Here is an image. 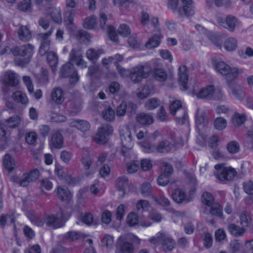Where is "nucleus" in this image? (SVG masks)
Returning a JSON list of instances; mask_svg holds the SVG:
<instances>
[{"instance_id":"37998d69","label":"nucleus","mask_w":253,"mask_h":253,"mask_svg":"<svg viewBox=\"0 0 253 253\" xmlns=\"http://www.w3.org/2000/svg\"><path fill=\"white\" fill-rule=\"evenodd\" d=\"M77 38L81 42L88 44L91 42V36L86 31L81 30L77 33Z\"/></svg>"},{"instance_id":"13d9d810","label":"nucleus","mask_w":253,"mask_h":253,"mask_svg":"<svg viewBox=\"0 0 253 253\" xmlns=\"http://www.w3.org/2000/svg\"><path fill=\"white\" fill-rule=\"evenodd\" d=\"M150 204L145 200H140L137 202L136 204V208L137 210L141 211H148L150 208Z\"/></svg>"},{"instance_id":"aec40b11","label":"nucleus","mask_w":253,"mask_h":253,"mask_svg":"<svg viewBox=\"0 0 253 253\" xmlns=\"http://www.w3.org/2000/svg\"><path fill=\"white\" fill-rule=\"evenodd\" d=\"M0 81L5 85L15 86L18 83V75L13 71H6L1 76Z\"/></svg>"},{"instance_id":"8fccbe9b","label":"nucleus","mask_w":253,"mask_h":253,"mask_svg":"<svg viewBox=\"0 0 253 253\" xmlns=\"http://www.w3.org/2000/svg\"><path fill=\"white\" fill-rule=\"evenodd\" d=\"M247 116L245 114L235 113L232 118L233 124L236 126L242 125L246 121Z\"/></svg>"},{"instance_id":"c03bdc74","label":"nucleus","mask_w":253,"mask_h":253,"mask_svg":"<svg viewBox=\"0 0 253 253\" xmlns=\"http://www.w3.org/2000/svg\"><path fill=\"white\" fill-rule=\"evenodd\" d=\"M173 145L174 144H172L168 140L162 141L157 145V152L167 153L170 151Z\"/></svg>"},{"instance_id":"338daca9","label":"nucleus","mask_w":253,"mask_h":253,"mask_svg":"<svg viewBox=\"0 0 253 253\" xmlns=\"http://www.w3.org/2000/svg\"><path fill=\"white\" fill-rule=\"evenodd\" d=\"M18 9L23 11H28L31 9L32 4L31 0H23L18 5Z\"/></svg>"},{"instance_id":"f03ea898","label":"nucleus","mask_w":253,"mask_h":253,"mask_svg":"<svg viewBox=\"0 0 253 253\" xmlns=\"http://www.w3.org/2000/svg\"><path fill=\"white\" fill-rule=\"evenodd\" d=\"M34 49V46L31 44L16 46L13 49L7 46H2L0 47V55H9L12 53L14 56L23 57L22 59L16 58L15 63L17 65L23 66L29 62V59L33 54Z\"/></svg>"},{"instance_id":"69168bd1","label":"nucleus","mask_w":253,"mask_h":253,"mask_svg":"<svg viewBox=\"0 0 253 253\" xmlns=\"http://www.w3.org/2000/svg\"><path fill=\"white\" fill-rule=\"evenodd\" d=\"M28 217L32 223L37 226L42 227L45 224L44 221V218L42 219L34 214H31L28 216Z\"/></svg>"},{"instance_id":"5701e85b","label":"nucleus","mask_w":253,"mask_h":253,"mask_svg":"<svg viewBox=\"0 0 253 253\" xmlns=\"http://www.w3.org/2000/svg\"><path fill=\"white\" fill-rule=\"evenodd\" d=\"M136 109V105L131 103H127L126 101H123L118 107L116 110V114L117 116H124L126 110L131 113L134 112Z\"/></svg>"},{"instance_id":"393cba45","label":"nucleus","mask_w":253,"mask_h":253,"mask_svg":"<svg viewBox=\"0 0 253 253\" xmlns=\"http://www.w3.org/2000/svg\"><path fill=\"white\" fill-rule=\"evenodd\" d=\"M179 81L183 90H186L189 88L187 84L188 82V70L187 67L182 65L179 67Z\"/></svg>"},{"instance_id":"c9c22d12","label":"nucleus","mask_w":253,"mask_h":253,"mask_svg":"<svg viewBox=\"0 0 253 253\" xmlns=\"http://www.w3.org/2000/svg\"><path fill=\"white\" fill-rule=\"evenodd\" d=\"M154 87L152 85H145L142 88H139L137 95L140 99H144L147 97L150 94L154 93Z\"/></svg>"},{"instance_id":"c756f323","label":"nucleus","mask_w":253,"mask_h":253,"mask_svg":"<svg viewBox=\"0 0 253 253\" xmlns=\"http://www.w3.org/2000/svg\"><path fill=\"white\" fill-rule=\"evenodd\" d=\"M213 94L214 86L210 85L201 89L197 94V97L202 99H211Z\"/></svg>"},{"instance_id":"774afa93","label":"nucleus","mask_w":253,"mask_h":253,"mask_svg":"<svg viewBox=\"0 0 253 253\" xmlns=\"http://www.w3.org/2000/svg\"><path fill=\"white\" fill-rule=\"evenodd\" d=\"M230 246L231 253H240L241 244L238 240L231 241Z\"/></svg>"},{"instance_id":"49530a36","label":"nucleus","mask_w":253,"mask_h":253,"mask_svg":"<svg viewBox=\"0 0 253 253\" xmlns=\"http://www.w3.org/2000/svg\"><path fill=\"white\" fill-rule=\"evenodd\" d=\"M103 53V50L102 49L96 50L93 48H90L86 51V56L88 60L93 61L98 58Z\"/></svg>"},{"instance_id":"39448f33","label":"nucleus","mask_w":253,"mask_h":253,"mask_svg":"<svg viewBox=\"0 0 253 253\" xmlns=\"http://www.w3.org/2000/svg\"><path fill=\"white\" fill-rule=\"evenodd\" d=\"M120 135L122 144V152L125 159L134 158V154L132 151L133 142L132 140L131 134L129 127L126 126L121 127Z\"/></svg>"},{"instance_id":"f704fd0d","label":"nucleus","mask_w":253,"mask_h":253,"mask_svg":"<svg viewBox=\"0 0 253 253\" xmlns=\"http://www.w3.org/2000/svg\"><path fill=\"white\" fill-rule=\"evenodd\" d=\"M238 43V41L236 38L229 37L224 41L223 46L226 51H232L237 48Z\"/></svg>"},{"instance_id":"7c9ffc66","label":"nucleus","mask_w":253,"mask_h":253,"mask_svg":"<svg viewBox=\"0 0 253 253\" xmlns=\"http://www.w3.org/2000/svg\"><path fill=\"white\" fill-rule=\"evenodd\" d=\"M116 187L120 192V195L123 196L125 194L126 188L128 185V178L126 176L119 177L116 181Z\"/></svg>"},{"instance_id":"20e7f679","label":"nucleus","mask_w":253,"mask_h":253,"mask_svg":"<svg viewBox=\"0 0 253 253\" xmlns=\"http://www.w3.org/2000/svg\"><path fill=\"white\" fill-rule=\"evenodd\" d=\"M21 118L18 116H14L5 120L4 123H0V149L3 150L8 145L9 133L6 130L5 127L15 128L21 123Z\"/></svg>"},{"instance_id":"1a4fd4ad","label":"nucleus","mask_w":253,"mask_h":253,"mask_svg":"<svg viewBox=\"0 0 253 253\" xmlns=\"http://www.w3.org/2000/svg\"><path fill=\"white\" fill-rule=\"evenodd\" d=\"M134 239L137 237L130 233L121 236L118 239L116 253H133L134 247L132 241Z\"/></svg>"},{"instance_id":"ea45409f","label":"nucleus","mask_w":253,"mask_h":253,"mask_svg":"<svg viewBox=\"0 0 253 253\" xmlns=\"http://www.w3.org/2000/svg\"><path fill=\"white\" fill-rule=\"evenodd\" d=\"M3 165L5 169L8 171H12L15 167L14 160L8 154L5 155L3 159Z\"/></svg>"},{"instance_id":"c85d7f7f","label":"nucleus","mask_w":253,"mask_h":253,"mask_svg":"<svg viewBox=\"0 0 253 253\" xmlns=\"http://www.w3.org/2000/svg\"><path fill=\"white\" fill-rule=\"evenodd\" d=\"M51 19L56 23L61 24L62 23L61 10L60 7L49 8L48 11Z\"/></svg>"},{"instance_id":"72a5a7b5","label":"nucleus","mask_w":253,"mask_h":253,"mask_svg":"<svg viewBox=\"0 0 253 253\" xmlns=\"http://www.w3.org/2000/svg\"><path fill=\"white\" fill-rule=\"evenodd\" d=\"M13 99L17 102L23 105H27L29 103V99L25 92L17 90L12 94Z\"/></svg>"},{"instance_id":"4be33fe9","label":"nucleus","mask_w":253,"mask_h":253,"mask_svg":"<svg viewBox=\"0 0 253 253\" xmlns=\"http://www.w3.org/2000/svg\"><path fill=\"white\" fill-rule=\"evenodd\" d=\"M49 144L51 148L60 149L63 147V138L61 133L58 130L53 131Z\"/></svg>"},{"instance_id":"6e6552de","label":"nucleus","mask_w":253,"mask_h":253,"mask_svg":"<svg viewBox=\"0 0 253 253\" xmlns=\"http://www.w3.org/2000/svg\"><path fill=\"white\" fill-rule=\"evenodd\" d=\"M66 209L61 210L55 214H47L44 217V221L46 226L53 229L62 227L64 224V219L69 216Z\"/></svg>"},{"instance_id":"423d86ee","label":"nucleus","mask_w":253,"mask_h":253,"mask_svg":"<svg viewBox=\"0 0 253 253\" xmlns=\"http://www.w3.org/2000/svg\"><path fill=\"white\" fill-rule=\"evenodd\" d=\"M214 68L217 73L224 77L228 82L234 80L245 71V69L242 68L230 67L223 61L217 62Z\"/></svg>"},{"instance_id":"ddd939ff","label":"nucleus","mask_w":253,"mask_h":253,"mask_svg":"<svg viewBox=\"0 0 253 253\" xmlns=\"http://www.w3.org/2000/svg\"><path fill=\"white\" fill-rule=\"evenodd\" d=\"M216 19L220 25L230 32H233L240 23L237 18L232 15H228L224 18L218 15L216 16Z\"/></svg>"},{"instance_id":"0eeeda50","label":"nucleus","mask_w":253,"mask_h":253,"mask_svg":"<svg viewBox=\"0 0 253 253\" xmlns=\"http://www.w3.org/2000/svg\"><path fill=\"white\" fill-rule=\"evenodd\" d=\"M184 6L182 7H179L178 6V0H169V1L168 8L173 11V12L177 14L179 17L184 16L188 17L192 16L194 14V10L191 6L192 0H180Z\"/></svg>"},{"instance_id":"412c9836","label":"nucleus","mask_w":253,"mask_h":253,"mask_svg":"<svg viewBox=\"0 0 253 253\" xmlns=\"http://www.w3.org/2000/svg\"><path fill=\"white\" fill-rule=\"evenodd\" d=\"M208 122L207 117L206 109L205 108H199L196 115V125L198 128L200 130L204 128Z\"/></svg>"},{"instance_id":"bb28decb","label":"nucleus","mask_w":253,"mask_h":253,"mask_svg":"<svg viewBox=\"0 0 253 253\" xmlns=\"http://www.w3.org/2000/svg\"><path fill=\"white\" fill-rule=\"evenodd\" d=\"M17 34L19 39L22 42H28L32 39L31 32L26 26H20L17 31Z\"/></svg>"},{"instance_id":"cd10ccee","label":"nucleus","mask_w":253,"mask_h":253,"mask_svg":"<svg viewBox=\"0 0 253 253\" xmlns=\"http://www.w3.org/2000/svg\"><path fill=\"white\" fill-rule=\"evenodd\" d=\"M46 58L47 62L51 68L52 71L55 73L57 71V66L58 63V59L57 54L53 51L46 52Z\"/></svg>"},{"instance_id":"7ed1b4c3","label":"nucleus","mask_w":253,"mask_h":253,"mask_svg":"<svg viewBox=\"0 0 253 253\" xmlns=\"http://www.w3.org/2000/svg\"><path fill=\"white\" fill-rule=\"evenodd\" d=\"M116 66L121 77L125 78L129 75L131 80L134 83L141 82L143 79L146 78L149 75V66L147 63L138 65L132 69L131 72L117 63Z\"/></svg>"},{"instance_id":"de8ad7c7","label":"nucleus","mask_w":253,"mask_h":253,"mask_svg":"<svg viewBox=\"0 0 253 253\" xmlns=\"http://www.w3.org/2000/svg\"><path fill=\"white\" fill-rule=\"evenodd\" d=\"M239 216L241 226L245 229L248 227L251 223L250 215L246 211H242L239 214Z\"/></svg>"},{"instance_id":"4468645a","label":"nucleus","mask_w":253,"mask_h":253,"mask_svg":"<svg viewBox=\"0 0 253 253\" xmlns=\"http://www.w3.org/2000/svg\"><path fill=\"white\" fill-rule=\"evenodd\" d=\"M113 131V127L109 125L102 126L98 130V132L94 137V140L96 143L103 144L106 143L108 140V136L112 134Z\"/></svg>"},{"instance_id":"6ab92c4d","label":"nucleus","mask_w":253,"mask_h":253,"mask_svg":"<svg viewBox=\"0 0 253 253\" xmlns=\"http://www.w3.org/2000/svg\"><path fill=\"white\" fill-rule=\"evenodd\" d=\"M195 189L192 190L189 195H187L185 192L181 189H176L173 195V200L177 203L190 202L193 198V194Z\"/></svg>"},{"instance_id":"9d476101","label":"nucleus","mask_w":253,"mask_h":253,"mask_svg":"<svg viewBox=\"0 0 253 253\" xmlns=\"http://www.w3.org/2000/svg\"><path fill=\"white\" fill-rule=\"evenodd\" d=\"M149 241L155 246L161 243L163 249L167 251L172 250L175 245V242L171 236L163 232H159L156 236L150 239Z\"/></svg>"},{"instance_id":"bf43d9fd","label":"nucleus","mask_w":253,"mask_h":253,"mask_svg":"<svg viewBox=\"0 0 253 253\" xmlns=\"http://www.w3.org/2000/svg\"><path fill=\"white\" fill-rule=\"evenodd\" d=\"M114 238L113 236L106 234L105 235L104 237L101 240V244L103 246L107 248H111L113 247L114 244Z\"/></svg>"},{"instance_id":"0e129e2a","label":"nucleus","mask_w":253,"mask_h":253,"mask_svg":"<svg viewBox=\"0 0 253 253\" xmlns=\"http://www.w3.org/2000/svg\"><path fill=\"white\" fill-rule=\"evenodd\" d=\"M75 13V10L73 9L66 12L64 17V22L66 25H69L73 24V17Z\"/></svg>"},{"instance_id":"58836bf2","label":"nucleus","mask_w":253,"mask_h":253,"mask_svg":"<svg viewBox=\"0 0 253 253\" xmlns=\"http://www.w3.org/2000/svg\"><path fill=\"white\" fill-rule=\"evenodd\" d=\"M228 230L229 232L233 236L236 237L242 236L245 232L246 229L243 227H239L235 224H230L228 225Z\"/></svg>"},{"instance_id":"603ef678","label":"nucleus","mask_w":253,"mask_h":253,"mask_svg":"<svg viewBox=\"0 0 253 253\" xmlns=\"http://www.w3.org/2000/svg\"><path fill=\"white\" fill-rule=\"evenodd\" d=\"M160 100L157 98H152L146 101L145 103V108L149 110H153L160 105Z\"/></svg>"},{"instance_id":"f3484780","label":"nucleus","mask_w":253,"mask_h":253,"mask_svg":"<svg viewBox=\"0 0 253 253\" xmlns=\"http://www.w3.org/2000/svg\"><path fill=\"white\" fill-rule=\"evenodd\" d=\"M227 92L230 97L240 101H242L245 97V92L244 88L237 84H229Z\"/></svg>"},{"instance_id":"052dcab7","label":"nucleus","mask_w":253,"mask_h":253,"mask_svg":"<svg viewBox=\"0 0 253 253\" xmlns=\"http://www.w3.org/2000/svg\"><path fill=\"white\" fill-rule=\"evenodd\" d=\"M214 197L210 193L205 192L202 196V201L203 203L208 206H211L214 203Z\"/></svg>"},{"instance_id":"5fc2aeb1","label":"nucleus","mask_w":253,"mask_h":253,"mask_svg":"<svg viewBox=\"0 0 253 253\" xmlns=\"http://www.w3.org/2000/svg\"><path fill=\"white\" fill-rule=\"evenodd\" d=\"M211 207L210 213L213 215L218 217H221L222 216V208L217 203H213Z\"/></svg>"},{"instance_id":"473e14b6","label":"nucleus","mask_w":253,"mask_h":253,"mask_svg":"<svg viewBox=\"0 0 253 253\" xmlns=\"http://www.w3.org/2000/svg\"><path fill=\"white\" fill-rule=\"evenodd\" d=\"M161 38L162 36L160 32H159V34L154 35L146 42V48L151 49L158 47L160 44Z\"/></svg>"},{"instance_id":"680f3d73","label":"nucleus","mask_w":253,"mask_h":253,"mask_svg":"<svg viewBox=\"0 0 253 253\" xmlns=\"http://www.w3.org/2000/svg\"><path fill=\"white\" fill-rule=\"evenodd\" d=\"M227 149L229 153L236 154L239 151V144L237 141H232L227 145Z\"/></svg>"},{"instance_id":"e2e57ef3","label":"nucleus","mask_w":253,"mask_h":253,"mask_svg":"<svg viewBox=\"0 0 253 253\" xmlns=\"http://www.w3.org/2000/svg\"><path fill=\"white\" fill-rule=\"evenodd\" d=\"M38 138V134L36 132L31 131L27 132L25 135V140L26 142L32 145L36 143Z\"/></svg>"},{"instance_id":"3c124183","label":"nucleus","mask_w":253,"mask_h":253,"mask_svg":"<svg viewBox=\"0 0 253 253\" xmlns=\"http://www.w3.org/2000/svg\"><path fill=\"white\" fill-rule=\"evenodd\" d=\"M97 24V18L95 16L86 17L84 21L83 26L87 29H93Z\"/></svg>"},{"instance_id":"79ce46f5","label":"nucleus","mask_w":253,"mask_h":253,"mask_svg":"<svg viewBox=\"0 0 253 253\" xmlns=\"http://www.w3.org/2000/svg\"><path fill=\"white\" fill-rule=\"evenodd\" d=\"M139 220L140 216L134 211L130 212L126 218V222L131 227L139 226Z\"/></svg>"},{"instance_id":"09e8293b","label":"nucleus","mask_w":253,"mask_h":253,"mask_svg":"<svg viewBox=\"0 0 253 253\" xmlns=\"http://www.w3.org/2000/svg\"><path fill=\"white\" fill-rule=\"evenodd\" d=\"M142 150L146 153H151L157 152V145L151 144L148 142H141L139 143Z\"/></svg>"},{"instance_id":"4d7b16f0","label":"nucleus","mask_w":253,"mask_h":253,"mask_svg":"<svg viewBox=\"0 0 253 253\" xmlns=\"http://www.w3.org/2000/svg\"><path fill=\"white\" fill-rule=\"evenodd\" d=\"M227 126L226 120L222 117L216 118L214 122V126L215 129L222 130L225 129Z\"/></svg>"},{"instance_id":"6e6d98bb","label":"nucleus","mask_w":253,"mask_h":253,"mask_svg":"<svg viewBox=\"0 0 253 253\" xmlns=\"http://www.w3.org/2000/svg\"><path fill=\"white\" fill-rule=\"evenodd\" d=\"M102 115L104 120L109 122L113 121L115 117L114 111L111 107L106 108L102 112Z\"/></svg>"},{"instance_id":"dca6fc26","label":"nucleus","mask_w":253,"mask_h":253,"mask_svg":"<svg viewBox=\"0 0 253 253\" xmlns=\"http://www.w3.org/2000/svg\"><path fill=\"white\" fill-rule=\"evenodd\" d=\"M195 28L201 34H205L211 42L217 47L221 48L222 47V38L219 35H216L209 31L200 25H196Z\"/></svg>"},{"instance_id":"a211bd4d","label":"nucleus","mask_w":253,"mask_h":253,"mask_svg":"<svg viewBox=\"0 0 253 253\" xmlns=\"http://www.w3.org/2000/svg\"><path fill=\"white\" fill-rule=\"evenodd\" d=\"M70 126L74 127L80 130L83 133V136L87 137L88 135L90 126L89 123L84 120H72L70 122Z\"/></svg>"},{"instance_id":"f257e3e1","label":"nucleus","mask_w":253,"mask_h":253,"mask_svg":"<svg viewBox=\"0 0 253 253\" xmlns=\"http://www.w3.org/2000/svg\"><path fill=\"white\" fill-rule=\"evenodd\" d=\"M69 59L70 62L63 66L60 72V76L64 78L70 77V83L75 84L78 82L79 78L73 63L81 68H86L87 64L83 59L81 50L78 48H73L72 49Z\"/></svg>"},{"instance_id":"f8f14e48","label":"nucleus","mask_w":253,"mask_h":253,"mask_svg":"<svg viewBox=\"0 0 253 253\" xmlns=\"http://www.w3.org/2000/svg\"><path fill=\"white\" fill-rule=\"evenodd\" d=\"M53 30L54 29L51 28L46 33L39 34L37 36L38 40L41 42L39 53L42 56L45 55L46 52L49 49L51 43L49 37L52 35Z\"/></svg>"},{"instance_id":"a878e982","label":"nucleus","mask_w":253,"mask_h":253,"mask_svg":"<svg viewBox=\"0 0 253 253\" xmlns=\"http://www.w3.org/2000/svg\"><path fill=\"white\" fill-rule=\"evenodd\" d=\"M136 121L142 126L150 125L154 122L153 116L150 113H140L136 116Z\"/></svg>"},{"instance_id":"a19ab883","label":"nucleus","mask_w":253,"mask_h":253,"mask_svg":"<svg viewBox=\"0 0 253 253\" xmlns=\"http://www.w3.org/2000/svg\"><path fill=\"white\" fill-rule=\"evenodd\" d=\"M153 78L159 82H164L167 79V74L166 71L161 68L154 69L152 71Z\"/></svg>"},{"instance_id":"864d4df0","label":"nucleus","mask_w":253,"mask_h":253,"mask_svg":"<svg viewBox=\"0 0 253 253\" xmlns=\"http://www.w3.org/2000/svg\"><path fill=\"white\" fill-rule=\"evenodd\" d=\"M115 6H121L126 9L130 8L134 5L133 0H113Z\"/></svg>"},{"instance_id":"2f4dec72","label":"nucleus","mask_w":253,"mask_h":253,"mask_svg":"<svg viewBox=\"0 0 253 253\" xmlns=\"http://www.w3.org/2000/svg\"><path fill=\"white\" fill-rule=\"evenodd\" d=\"M58 198L63 201H68L72 198V194L68 189L64 186H59L57 188Z\"/></svg>"},{"instance_id":"b1692460","label":"nucleus","mask_w":253,"mask_h":253,"mask_svg":"<svg viewBox=\"0 0 253 253\" xmlns=\"http://www.w3.org/2000/svg\"><path fill=\"white\" fill-rule=\"evenodd\" d=\"M51 100L57 105L63 103L65 100L64 93L60 87H54L51 93Z\"/></svg>"},{"instance_id":"e433bc0d","label":"nucleus","mask_w":253,"mask_h":253,"mask_svg":"<svg viewBox=\"0 0 253 253\" xmlns=\"http://www.w3.org/2000/svg\"><path fill=\"white\" fill-rule=\"evenodd\" d=\"M56 174L62 180L69 183L68 179H71L70 176L67 173V169H64L62 166L56 165L55 169Z\"/></svg>"},{"instance_id":"a18cd8bd","label":"nucleus","mask_w":253,"mask_h":253,"mask_svg":"<svg viewBox=\"0 0 253 253\" xmlns=\"http://www.w3.org/2000/svg\"><path fill=\"white\" fill-rule=\"evenodd\" d=\"M169 111L170 113L172 115H175L176 113L178 111H181L183 113V111H185L182 108V102L179 100H175L172 101L169 105Z\"/></svg>"},{"instance_id":"9b49d317","label":"nucleus","mask_w":253,"mask_h":253,"mask_svg":"<svg viewBox=\"0 0 253 253\" xmlns=\"http://www.w3.org/2000/svg\"><path fill=\"white\" fill-rule=\"evenodd\" d=\"M214 168L217 171L214 175L218 179L221 181L231 180L236 174V171L234 169L225 168L223 164L215 165Z\"/></svg>"},{"instance_id":"4c0bfd02","label":"nucleus","mask_w":253,"mask_h":253,"mask_svg":"<svg viewBox=\"0 0 253 253\" xmlns=\"http://www.w3.org/2000/svg\"><path fill=\"white\" fill-rule=\"evenodd\" d=\"M15 222L14 214L8 213L7 214H2L0 216V226L4 228L6 225L13 223Z\"/></svg>"},{"instance_id":"2eb2a0df","label":"nucleus","mask_w":253,"mask_h":253,"mask_svg":"<svg viewBox=\"0 0 253 253\" xmlns=\"http://www.w3.org/2000/svg\"><path fill=\"white\" fill-rule=\"evenodd\" d=\"M163 167L164 169L157 178V183L162 186H166L170 181V178L173 171L172 166L167 163H164Z\"/></svg>"}]
</instances>
